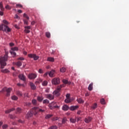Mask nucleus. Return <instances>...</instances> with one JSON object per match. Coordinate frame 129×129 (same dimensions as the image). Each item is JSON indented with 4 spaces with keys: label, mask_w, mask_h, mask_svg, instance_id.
<instances>
[{
    "label": "nucleus",
    "mask_w": 129,
    "mask_h": 129,
    "mask_svg": "<svg viewBox=\"0 0 129 129\" xmlns=\"http://www.w3.org/2000/svg\"><path fill=\"white\" fill-rule=\"evenodd\" d=\"M54 73L55 71L54 70L51 71L50 72H48L49 76L51 78H52L53 77Z\"/></svg>",
    "instance_id": "17"
},
{
    "label": "nucleus",
    "mask_w": 129,
    "mask_h": 129,
    "mask_svg": "<svg viewBox=\"0 0 129 129\" xmlns=\"http://www.w3.org/2000/svg\"><path fill=\"white\" fill-rule=\"evenodd\" d=\"M92 117L89 116L87 118H85L84 121H85V123H89V122H90L92 121Z\"/></svg>",
    "instance_id": "13"
},
{
    "label": "nucleus",
    "mask_w": 129,
    "mask_h": 129,
    "mask_svg": "<svg viewBox=\"0 0 129 129\" xmlns=\"http://www.w3.org/2000/svg\"><path fill=\"white\" fill-rule=\"evenodd\" d=\"M47 85V82L46 81H44L42 82V85L43 86H46Z\"/></svg>",
    "instance_id": "36"
},
{
    "label": "nucleus",
    "mask_w": 129,
    "mask_h": 129,
    "mask_svg": "<svg viewBox=\"0 0 129 129\" xmlns=\"http://www.w3.org/2000/svg\"><path fill=\"white\" fill-rule=\"evenodd\" d=\"M48 129H57V127L56 125H53L50 126Z\"/></svg>",
    "instance_id": "41"
},
{
    "label": "nucleus",
    "mask_w": 129,
    "mask_h": 129,
    "mask_svg": "<svg viewBox=\"0 0 129 129\" xmlns=\"http://www.w3.org/2000/svg\"><path fill=\"white\" fill-rule=\"evenodd\" d=\"M28 56L29 58H33L34 60H37L39 59V56H37L35 54H29Z\"/></svg>",
    "instance_id": "7"
},
{
    "label": "nucleus",
    "mask_w": 129,
    "mask_h": 129,
    "mask_svg": "<svg viewBox=\"0 0 129 129\" xmlns=\"http://www.w3.org/2000/svg\"><path fill=\"white\" fill-rule=\"evenodd\" d=\"M18 60H24V58L23 57H19Z\"/></svg>",
    "instance_id": "56"
},
{
    "label": "nucleus",
    "mask_w": 129,
    "mask_h": 129,
    "mask_svg": "<svg viewBox=\"0 0 129 129\" xmlns=\"http://www.w3.org/2000/svg\"><path fill=\"white\" fill-rule=\"evenodd\" d=\"M16 7V8H19H19H22L23 6L21 4H17Z\"/></svg>",
    "instance_id": "46"
},
{
    "label": "nucleus",
    "mask_w": 129,
    "mask_h": 129,
    "mask_svg": "<svg viewBox=\"0 0 129 129\" xmlns=\"http://www.w3.org/2000/svg\"><path fill=\"white\" fill-rule=\"evenodd\" d=\"M0 31H3V32H11V29L8 26L4 24H1L0 25Z\"/></svg>",
    "instance_id": "2"
},
{
    "label": "nucleus",
    "mask_w": 129,
    "mask_h": 129,
    "mask_svg": "<svg viewBox=\"0 0 129 129\" xmlns=\"http://www.w3.org/2000/svg\"><path fill=\"white\" fill-rule=\"evenodd\" d=\"M36 77H37L36 74H33V73L30 74L29 75V76H28V78H29V79H30V80H34V79H35V78H36Z\"/></svg>",
    "instance_id": "9"
},
{
    "label": "nucleus",
    "mask_w": 129,
    "mask_h": 129,
    "mask_svg": "<svg viewBox=\"0 0 129 129\" xmlns=\"http://www.w3.org/2000/svg\"><path fill=\"white\" fill-rule=\"evenodd\" d=\"M77 101L79 104H83L84 103V100L82 98H79Z\"/></svg>",
    "instance_id": "19"
},
{
    "label": "nucleus",
    "mask_w": 129,
    "mask_h": 129,
    "mask_svg": "<svg viewBox=\"0 0 129 129\" xmlns=\"http://www.w3.org/2000/svg\"><path fill=\"white\" fill-rule=\"evenodd\" d=\"M52 83L54 85H58L60 83V79L58 78H54L52 80Z\"/></svg>",
    "instance_id": "6"
},
{
    "label": "nucleus",
    "mask_w": 129,
    "mask_h": 129,
    "mask_svg": "<svg viewBox=\"0 0 129 129\" xmlns=\"http://www.w3.org/2000/svg\"><path fill=\"white\" fill-rule=\"evenodd\" d=\"M93 83H91L90 85H89V87H88V90H89V91H92V90H93Z\"/></svg>",
    "instance_id": "18"
},
{
    "label": "nucleus",
    "mask_w": 129,
    "mask_h": 129,
    "mask_svg": "<svg viewBox=\"0 0 129 129\" xmlns=\"http://www.w3.org/2000/svg\"><path fill=\"white\" fill-rule=\"evenodd\" d=\"M65 102L66 103H71L72 102V101L70 99V98H67L66 100H65Z\"/></svg>",
    "instance_id": "29"
},
{
    "label": "nucleus",
    "mask_w": 129,
    "mask_h": 129,
    "mask_svg": "<svg viewBox=\"0 0 129 129\" xmlns=\"http://www.w3.org/2000/svg\"><path fill=\"white\" fill-rule=\"evenodd\" d=\"M10 53L11 54V55H13V57H15L16 56V53L14 51L10 50Z\"/></svg>",
    "instance_id": "28"
},
{
    "label": "nucleus",
    "mask_w": 129,
    "mask_h": 129,
    "mask_svg": "<svg viewBox=\"0 0 129 129\" xmlns=\"http://www.w3.org/2000/svg\"><path fill=\"white\" fill-rule=\"evenodd\" d=\"M79 108V106L78 105H76V106H71L70 107V110L71 111H75L77 109H78Z\"/></svg>",
    "instance_id": "10"
},
{
    "label": "nucleus",
    "mask_w": 129,
    "mask_h": 129,
    "mask_svg": "<svg viewBox=\"0 0 129 129\" xmlns=\"http://www.w3.org/2000/svg\"><path fill=\"white\" fill-rule=\"evenodd\" d=\"M10 118L11 119H15L16 118V116L13 115H10Z\"/></svg>",
    "instance_id": "48"
},
{
    "label": "nucleus",
    "mask_w": 129,
    "mask_h": 129,
    "mask_svg": "<svg viewBox=\"0 0 129 129\" xmlns=\"http://www.w3.org/2000/svg\"><path fill=\"white\" fill-rule=\"evenodd\" d=\"M47 61H49V62H54V59L53 57H49L47 58Z\"/></svg>",
    "instance_id": "20"
},
{
    "label": "nucleus",
    "mask_w": 129,
    "mask_h": 129,
    "mask_svg": "<svg viewBox=\"0 0 129 129\" xmlns=\"http://www.w3.org/2000/svg\"><path fill=\"white\" fill-rule=\"evenodd\" d=\"M23 16L24 17V18H26V19L29 20V17L25 13L24 14Z\"/></svg>",
    "instance_id": "51"
},
{
    "label": "nucleus",
    "mask_w": 129,
    "mask_h": 129,
    "mask_svg": "<svg viewBox=\"0 0 129 129\" xmlns=\"http://www.w3.org/2000/svg\"><path fill=\"white\" fill-rule=\"evenodd\" d=\"M11 113V111H10V109L7 110H6V111H5V113H6V114H8V113Z\"/></svg>",
    "instance_id": "54"
},
{
    "label": "nucleus",
    "mask_w": 129,
    "mask_h": 129,
    "mask_svg": "<svg viewBox=\"0 0 129 129\" xmlns=\"http://www.w3.org/2000/svg\"><path fill=\"white\" fill-rule=\"evenodd\" d=\"M34 24H35V21H32V22H31V25H32V26H33V25H34Z\"/></svg>",
    "instance_id": "64"
},
{
    "label": "nucleus",
    "mask_w": 129,
    "mask_h": 129,
    "mask_svg": "<svg viewBox=\"0 0 129 129\" xmlns=\"http://www.w3.org/2000/svg\"><path fill=\"white\" fill-rule=\"evenodd\" d=\"M70 121L71 123H75L76 121V119L73 118H71Z\"/></svg>",
    "instance_id": "32"
},
{
    "label": "nucleus",
    "mask_w": 129,
    "mask_h": 129,
    "mask_svg": "<svg viewBox=\"0 0 129 129\" xmlns=\"http://www.w3.org/2000/svg\"><path fill=\"white\" fill-rule=\"evenodd\" d=\"M26 30H27V33H30V31L29 30H30L31 27L30 26H26L25 27Z\"/></svg>",
    "instance_id": "35"
},
{
    "label": "nucleus",
    "mask_w": 129,
    "mask_h": 129,
    "mask_svg": "<svg viewBox=\"0 0 129 129\" xmlns=\"http://www.w3.org/2000/svg\"><path fill=\"white\" fill-rule=\"evenodd\" d=\"M56 105V102H52L49 104V107L50 109L52 110L54 109V106Z\"/></svg>",
    "instance_id": "11"
},
{
    "label": "nucleus",
    "mask_w": 129,
    "mask_h": 129,
    "mask_svg": "<svg viewBox=\"0 0 129 129\" xmlns=\"http://www.w3.org/2000/svg\"><path fill=\"white\" fill-rule=\"evenodd\" d=\"M24 24H25V25H28V20H24Z\"/></svg>",
    "instance_id": "53"
},
{
    "label": "nucleus",
    "mask_w": 129,
    "mask_h": 129,
    "mask_svg": "<svg viewBox=\"0 0 129 129\" xmlns=\"http://www.w3.org/2000/svg\"><path fill=\"white\" fill-rule=\"evenodd\" d=\"M19 78L23 81H26V77L23 74H20L19 76Z\"/></svg>",
    "instance_id": "14"
},
{
    "label": "nucleus",
    "mask_w": 129,
    "mask_h": 129,
    "mask_svg": "<svg viewBox=\"0 0 129 129\" xmlns=\"http://www.w3.org/2000/svg\"><path fill=\"white\" fill-rule=\"evenodd\" d=\"M46 97L50 100H52L54 99V96L51 94H46Z\"/></svg>",
    "instance_id": "12"
},
{
    "label": "nucleus",
    "mask_w": 129,
    "mask_h": 129,
    "mask_svg": "<svg viewBox=\"0 0 129 129\" xmlns=\"http://www.w3.org/2000/svg\"><path fill=\"white\" fill-rule=\"evenodd\" d=\"M1 72L3 73H8L9 71L8 69L2 70Z\"/></svg>",
    "instance_id": "33"
},
{
    "label": "nucleus",
    "mask_w": 129,
    "mask_h": 129,
    "mask_svg": "<svg viewBox=\"0 0 129 129\" xmlns=\"http://www.w3.org/2000/svg\"><path fill=\"white\" fill-rule=\"evenodd\" d=\"M22 112V109L20 107L17 108V113H21Z\"/></svg>",
    "instance_id": "27"
},
{
    "label": "nucleus",
    "mask_w": 129,
    "mask_h": 129,
    "mask_svg": "<svg viewBox=\"0 0 129 129\" xmlns=\"http://www.w3.org/2000/svg\"><path fill=\"white\" fill-rule=\"evenodd\" d=\"M97 105L96 103H94L93 106L92 107V109H95L97 107Z\"/></svg>",
    "instance_id": "43"
},
{
    "label": "nucleus",
    "mask_w": 129,
    "mask_h": 129,
    "mask_svg": "<svg viewBox=\"0 0 129 129\" xmlns=\"http://www.w3.org/2000/svg\"><path fill=\"white\" fill-rule=\"evenodd\" d=\"M59 108V106H57L56 105H55L54 106V108H57L58 109Z\"/></svg>",
    "instance_id": "59"
},
{
    "label": "nucleus",
    "mask_w": 129,
    "mask_h": 129,
    "mask_svg": "<svg viewBox=\"0 0 129 129\" xmlns=\"http://www.w3.org/2000/svg\"><path fill=\"white\" fill-rule=\"evenodd\" d=\"M5 8L6 9V10H11L12 7H10L9 5H6V6L5 7Z\"/></svg>",
    "instance_id": "42"
},
{
    "label": "nucleus",
    "mask_w": 129,
    "mask_h": 129,
    "mask_svg": "<svg viewBox=\"0 0 129 129\" xmlns=\"http://www.w3.org/2000/svg\"><path fill=\"white\" fill-rule=\"evenodd\" d=\"M30 86L31 87V89L32 90H35L36 89V87L34 83L30 82Z\"/></svg>",
    "instance_id": "16"
},
{
    "label": "nucleus",
    "mask_w": 129,
    "mask_h": 129,
    "mask_svg": "<svg viewBox=\"0 0 129 129\" xmlns=\"http://www.w3.org/2000/svg\"><path fill=\"white\" fill-rule=\"evenodd\" d=\"M100 103L102 105H105V101L104 98H102L100 100Z\"/></svg>",
    "instance_id": "31"
},
{
    "label": "nucleus",
    "mask_w": 129,
    "mask_h": 129,
    "mask_svg": "<svg viewBox=\"0 0 129 129\" xmlns=\"http://www.w3.org/2000/svg\"><path fill=\"white\" fill-rule=\"evenodd\" d=\"M12 51H18L19 49L17 47H12L11 48Z\"/></svg>",
    "instance_id": "34"
},
{
    "label": "nucleus",
    "mask_w": 129,
    "mask_h": 129,
    "mask_svg": "<svg viewBox=\"0 0 129 129\" xmlns=\"http://www.w3.org/2000/svg\"><path fill=\"white\" fill-rule=\"evenodd\" d=\"M15 19H19L20 17L17 15H16V16H15Z\"/></svg>",
    "instance_id": "63"
},
{
    "label": "nucleus",
    "mask_w": 129,
    "mask_h": 129,
    "mask_svg": "<svg viewBox=\"0 0 129 129\" xmlns=\"http://www.w3.org/2000/svg\"><path fill=\"white\" fill-rule=\"evenodd\" d=\"M8 127V125L7 124H4L2 126L3 129H6Z\"/></svg>",
    "instance_id": "45"
},
{
    "label": "nucleus",
    "mask_w": 129,
    "mask_h": 129,
    "mask_svg": "<svg viewBox=\"0 0 129 129\" xmlns=\"http://www.w3.org/2000/svg\"><path fill=\"white\" fill-rule=\"evenodd\" d=\"M35 112L33 110V109L31 111H29L26 116V117L28 119L32 116L33 114L34 115Z\"/></svg>",
    "instance_id": "8"
},
{
    "label": "nucleus",
    "mask_w": 129,
    "mask_h": 129,
    "mask_svg": "<svg viewBox=\"0 0 129 129\" xmlns=\"http://www.w3.org/2000/svg\"><path fill=\"white\" fill-rule=\"evenodd\" d=\"M70 94H67V95H66L67 99H70Z\"/></svg>",
    "instance_id": "55"
},
{
    "label": "nucleus",
    "mask_w": 129,
    "mask_h": 129,
    "mask_svg": "<svg viewBox=\"0 0 129 129\" xmlns=\"http://www.w3.org/2000/svg\"><path fill=\"white\" fill-rule=\"evenodd\" d=\"M18 13L19 14H22V11L21 10H19L18 11Z\"/></svg>",
    "instance_id": "62"
},
{
    "label": "nucleus",
    "mask_w": 129,
    "mask_h": 129,
    "mask_svg": "<svg viewBox=\"0 0 129 129\" xmlns=\"http://www.w3.org/2000/svg\"><path fill=\"white\" fill-rule=\"evenodd\" d=\"M49 100H47V99H45V100H44L43 101V104H49Z\"/></svg>",
    "instance_id": "26"
},
{
    "label": "nucleus",
    "mask_w": 129,
    "mask_h": 129,
    "mask_svg": "<svg viewBox=\"0 0 129 129\" xmlns=\"http://www.w3.org/2000/svg\"><path fill=\"white\" fill-rule=\"evenodd\" d=\"M66 71V69L65 68H62L61 69H60V72L62 73H65Z\"/></svg>",
    "instance_id": "30"
},
{
    "label": "nucleus",
    "mask_w": 129,
    "mask_h": 129,
    "mask_svg": "<svg viewBox=\"0 0 129 129\" xmlns=\"http://www.w3.org/2000/svg\"><path fill=\"white\" fill-rule=\"evenodd\" d=\"M62 87L63 85H60V87H58L57 89L53 92V96H55L56 97L59 96L60 95V90Z\"/></svg>",
    "instance_id": "5"
},
{
    "label": "nucleus",
    "mask_w": 129,
    "mask_h": 129,
    "mask_svg": "<svg viewBox=\"0 0 129 129\" xmlns=\"http://www.w3.org/2000/svg\"><path fill=\"white\" fill-rule=\"evenodd\" d=\"M32 103L33 104V105L36 106V105H37V102L36 100L33 99L32 100Z\"/></svg>",
    "instance_id": "23"
},
{
    "label": "nucleus",
    "mask_w": 129,
    "mask_h": 129,
    "mask_svg": "<svg viewBox=\"0 0 129 129\" xmlns=\"http://www.w3.org/2000/svg\"><path fill=\"white\" fill-rule=\"evenodd\" d=\"M62 109L63 111H67L69 109V107L67 105H63L62 107Z\"/></svg>",
    "instance_id": "15"
},
{
    "label": "nucleus",
    "mask_w": 129,
    "mask_h": 129,
    "mask_svg": "<svg viewBox=\"0 0 129 129\" xmlns=\"http://www.w3.org/2000/svg\"><path fill=\"white\" fill-rule=\"evenodd\" d=\"M12 99L14 101H17L18 99V97L15 95L12 96Z\"/></svg>",
    "instance_id": "25"
},
{
    "label": "nucleus",
    "mask_w": 129,
    "mask_h": 129,
    "mask_svg": "<svg viewBox=\"0 0 129 129\" xmlns=\"http://www.w3.org/2000/svg\"><path fill=\"white\" fill-rule=\"evenodd\" d=\"M15 64L18 67H20L22 66V63L21 61H18L15 63Z\"/></svg>",
    "instance_id": "22"
},
{
    "label": "nucleus",
    "mask_w": 129,
    "mask_h": 129,
    "mask_svg": "<svg viewBox=\"0 0 129 129\" xmlns=\"http://www.w3.org/2000/svg\"><path fill=\"white\" fill-rule=\"evenodd\" d=\"M16 95L19 97H22L23 96V94H22L21 92L20 91H17L16 92Z\"/></svg>",
    "instance_id": "21"
},
{
    "label": "nucleus",
    "mask_w": 129,
    "mask_h": 129,
    "mask_svg": "<svg viewBox=\"0 0 129 129\" xmlns=\"http://www.w3.org/2000/svg\"><path fill=\"white\" fill-rule=\"evenodd\" d=\"M8 52H6L4 56L0 58V64H1V69H3L4 67L6 66L7 63L6 62L8 58Z\"/></svg>",
    "instance_id": "1"
},
{
    "label": "nucleus",
    "mask_w": 129,
    "mask_h": 129,
    "mask_svg": "<svg viewBox=\"0 0 129 129\" xmlns=\"http://www.w3.org/2000/svg\"><path fill=\"white\" fill-rule=\"evenodd\" d=\"M23 16L24 17V18H26V19L29 20V17L25 13L24 14Z\"/></svg>",
    "instance_id": "50"
},
{
    "label": "nucleus",
    "mask_w": 129,
    "mask_h": 129,
    "mask_svg": "<svg viewBox=\"0 0 129 129\" xmlns=\"http://www.w3.org/2000/svg\"><path fill=\"white\" fill-rule=\"evenodd\" d=\"M48 75H49V72H46V73L44 74V75H43L44 78H46L48 76Z\"/></svg>",
    "instance_id": "49"
},
{
    "label": "nucleus",
    "mask_w": 129,
    "mask_h": 129,
    "mask_svg": "<svg viewBox=\"0 0 129 129\" xmlns=\"http://www.w3.org/2000/svg\"><path fill=\"white\" fill-rule=\"evenodd\" d=\"M25 106H28V107H30L31 106V103L30 102H26L25 104Z\"/></svg>",
    "instance_id": "39"
},
{
    "label": "nucleus",
    "mask_w": 129,
    "mask_h": 129,
    "mask_svg": "<svg viewBox=\"0 0 129 129\" xmlns=\"http://www.w3.org/2000/svg\"><path fill=\"white\" fill-rule=\"evenodd\" d=\"M12 89L11 88H7L6 87L4 88L2 90L0 91V93L2 92H7L6 96L9 97L10 96V93L11 92Z\"/></svg>",
    "instance_id": "4"
},
{
    "label": "nucleus",
    "mask_w": 129,
    "mask_h": 129,
    "mask_svg": "<svg viewBox=\"0 0 129 129\" xmlns=\"http://www.w3.org/2000/svg\"><path fill=\"white\" fill-rule=\"evenodd\" d=\"M0 9L2 11H4V8L3 6V3L1 2L0 3Z\"/></svg>",
    "instance_id": "37"
},
{
    "label": "nucleus",
    "mask_w": 129,
    "mask_h": 129,
    "mask_svg": "<svg viewBox=\"0 0 129 129\" xmlns=\"http://www.w3.org/2000/svg\"><path fill=\"white\" fill-rule=\"evenodd\" d=\"M10 46L11 47H13V46H14V43H12V42L10 43Z\"/></svg>",
    "instance_id": "58"
},
{
    "label": "nucleus",
    "mask_w": 129,
    "mask_h": 129,
    "mask_svg": "<svg viewBox=\"0 0 129 129\" xmlns=\"http://www.w3.org/2000/svg\"><path fill=\"white\" fill-rule=\"evenodd\" d=\"M4 24H5V25H9V22L6 20H3Z\"/></svg>",
    "instance_id": "52"
},
{
    "label": "nucleus",
    "mask_w": 129,
    "mask_h": 129,
    "mask_svg": "<svg viewBox=\"0 0 129 129\" xmlns=\"http://www.w3.org/2000/svg\"><path fill=\"white\" fill-rule=\"evenodd\" d=\"M43 100V98L42 97H40V96H38V97H37V100H38L39 102H41Z\"/></svg>",
    "instance_id": "24"
},
{
    "label": "nucleus",
    "mask_w": 129,
    "mask_h": 129,
    "mask_svg": "<svg viewBox=\"0 0 129 129\" xmlns=\"http://www.w3.org/2000/svg\"><path fill=\"white\" fill-rule=\"evenodd\" d=\"M62 82H63V84H68V81L67 80L63 79V80H62Z\"/></svg>",
    "instance_id": "44"
},
{
    "label": "nucleus",
    "mask_w": 129,
    "mask_h": 129,
    "mask_svg": "<svg viewBox=\"0 0 129 129\" xmlns=\"http://www.w3.org/2000/svg\"><path fill=\"white\" fill-rule=\"evenodd\" d=\"M15 110V108H12L11 109H10V112L13 111Z\"/></svg>",
    "instance_id": "60"
},
{
    "label": "nucleus",
    "mask_w": 129,
    "mask_h": 129,
    "mask_svg": "<svg viewBox=\"0 0 129 129\" xmlns=\"http://www.w3.org/2000/svg\"><path fill=\"white\" fill-rule=\"evenodd\" d=\"M46 36L47 38H50V33H46Z\"/></svg>",
    "instance_id": "47"
},
{
    "label": "nucleus",
    "mask_w": 129,
    "mask_h": 129,
    "mask_svg": "<svg viewBox=\"0 0 129 129\" xmlns=\"http://www.w3.org/2000/svg\"><path fill=\"white\" fill-rule=\"evenodd\" d=\"M81 113V110H78V112H77V114L80 115Z\"/></svg>",
    "instance_id": "61"
},
{
    "label": "nucleus",
    "mask_w": 129,
    "mask_h": 129,
    "mask_svg": "<svg viewBox=\"0 0 129 129\" xmlns=\"http://www.w3.org/2000/svg\"><path fill=\"white\" fill-rule=\"evenodd\" d=\"M52 116V114H47V115H46L45 118L46 119H49L50 117H51Z\"/></svg>",
    "instance_id": "40"
},
{
    "label": "nucleus",
    "mask_w": 129,
    "mask_h": 129,
    "mask_svg": "<svg viewBox=\"0 0 129 129\" xmlns=\"http://www.w3.org/2000/svg\"><path fill=\"white\" fill-rule=\"evenodd\" d=\"M39 73H40V74H42L43 73V71H42V69H39Z\"/></svg>",
    "instance_id": "57"
},
{
    "label": "nucleus",
    "mask_w": 129,
    "mask_h": 129,
    "mask_svg": "<svg viewBox=\"0 0 129 129\" xmlns=\"http://www.w3.org/2000/svg\"><path fill=\"white\" fill-rule=\"evenodd\" d=\"M67 121V118L66 117H64L62 120V124H65L66 121Z\"/></svg>",
    "instance_id": "38"
},
{
    "label": "nucleus",
    "mask_w": 129,
    "mask_h": 129,
    "mask_svg": "<svg viewBox=\"0 0 129 129\" xmlns=\"http://www.w3.org/2000/svg\"><path fill=\"white\" fill-rule=\"evenodd\" d=\"M33 112H35L34 115L36 116L38 112H40L41 113H44L45 112V110L42 109H40L37 107H35L33 108Z\"/></svg>",
    "instance_id": "3"
}]
</instances>
